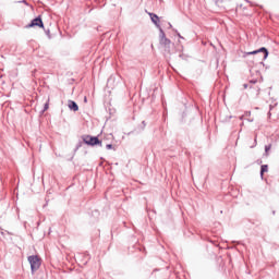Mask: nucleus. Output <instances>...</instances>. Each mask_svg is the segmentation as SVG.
I'll use <instances>...</instances> for the list:
<instances>
[{"instance_id":"6e6552de","label":"nucleus","mask_w":279,"mask_h":279,"mask_svg":"<svg viewBox=\"0 0 279 279\" xmlns=\"http://www.w3.org/2000/svg\"><path fill=\"white\" fill-rule=\"evenodd\" d=\"M68 108H70V110H72L73 112H77V110H80V106L74 100L68 101Z\"/></svg>"},{"instance_id":"aec40b11","label":"nucleus","mask_w":279,"mask_h":279,"mask_svg":"<svg viewBox=\"0 0 279 279\" xmlns=\"http://www.w3.org/2000/svg\"><path fill=\"white\" fill-rule=\"evenodd\" d=\"M22 3H25V5H27V0H23Z\"/></svg>"},{"instance_id":"4be33fe9","label":"nucleus","mask_w":279,"mask_h":279,"mask_svg":"<svg viewBox=\"0 0 279 279\" xmlns=\"http://www.w3.org/2000/svg\"><path fill=\"white\" fill-rule=\"evenodd\" d=\"M182 117H186V113H185V112H183Z\"/></svg>"},{"instance_id":"9d476101","label":"nucleus","mask_w":279,"mask_h":279,"mask_svg":"<svg viewBox=\"0 0 279 279\" xmlns=\"http://www.w3.org/2000/svg\"><path fill=\"white\" fill-rule=\"evenodd\" d=\"M84 145V140L83 141H80L77 142L75 148H74V151H77L78 149H81V147Z\"/></svg>"},{"instance_id":"4468645a","label":"nucleus","mask_w":279,"mask_h":279,"mask_svg":"<svg viewBox=\"0 0 279 279\" xmlns=\"http://www.w3.org/2000/svg\"><path fill=\"white\" fill-rule=\"evenodd\" d=\"M46 35L48 36V38H51V32L49 29H45Z\"/></svg>"},{"instance_id":"b1692460","label":"nucleus","mask_w":279,"mask_h":279,"mask_svg":"<svg viewBox=\"0 0 279 279\" xmlns=\"http://www.w3.org/2000/svg\"><path fill=\"white\" fill-rule=\"evenodd\" d=\"M246 1V3H250V0H245Z\"/></svg>"},{"instance_id":"7ed1b4c3","label":"nucleus","mask_w":279,"mask_h":279,"mask_svg":"<svg viewBox=\"0 0 279 279\" xmlns=\"http://www.w3.org/2000/svg\"><path fill=\"white\" fill-rule=\"evenodd\" d=\"M159 45H161L166 53H171V39L167 38L162 28L159 31Z\"/></svg>"},{"instance_id":"39448f33","label":"nucleus","mask_w":279,"mask_h":279,"mask_svg":"<svg viewBox=\"0 0 279 279\" xmlns=\"http://www.w3.org/2000/svg\"><path fill=\"white\" fill-rule=\"evenodd\" d=\"M32 27H39L40 29H45V23L43 22V16L38 15L31 21L29 24L26 25V29H32Z\"/></svg>"},{"instance_id":"5701e85b","label":"nucleus","mask_w":279,"mask_h":279,"mask_svg":"<svg viewBox=\"0 0 279 279\" xmlns=\"http://www.w3.org/2000/svg\"><path fill=\"white\" fill-rule=\"evenodd\" d=\"M169 27H173V25H171V23H169Z\"/></svg>"},{"instance_id":"9b49d317","label":"nucleus","mask_w":279,"mask_h":279,"mask_svg":"<svg viewBox=\"0 0 279 279\" xmlns=\"http://www.w3.org/2000/svg\"><path fill=\"white\" fill-rule=\"evenodd\" d=\"M271 150V144L265 146V155L269 156V151Z\"/></svg>"},{"instance_id":"f257e3e1","label":"nucleus","mask_w":279,"mask_h":279,"mask_svg":"<svg viewBox=\"0 0 279 279\" xmlns=\"http://www.w3.org/2000/svg\"><path fill=\"white\" fill-rule=\"evenodd\" d=\"M260 53H263L260 64L265 66V60L269 58V50L266 47H260L250 52H243L242 58H247V56H260Z\"/></svg>"},{"instance_id":"0eeeda50","label":"nucleus","mask_w":279,"mask_h":279,"mask_svg":"<svg viewBox=\"0 0 279 279\" xmlns=\"http://www.w3.org/2000/svg\"><path fill=\"white\" fill-rule=\"evenodd\" d=\"M145 128H147V122L142 121V123L140 125H137L134 131H131V132L128 133V136L134 134V132L136 134H141L142 132H145Z\"/></svg>"},{"instance_id":"393cba45","label":"nucleus","mask_w":279,"mask_h":279,"mask_svg":"<svg viewBox=\"0 0 279 279\" xmlns=\"http://www.w3.org/2000/svg\"><path fill=\"white\" fill-rule=\"evenodd\" d=\"M272 215H276V211H272Z\"/></svg>"},{"instance_id":"20e7f679","label":"nucleus","mask_w":279,"mask_h":279,"mask_svg":"<svg viewBox=\"0 0 279 279\" xmlns=\"http://www.w3.org/2000/svg\"><path fill=\"white\" fill-rule=\"evenodd\" d=\"M28 263L31 265V272L36 274V271H38L43 265V258H40L38 255H31L28 256Z\"/></svg>"},{"instance_id":"a211bd4d","label":"nucleus","mask_w":279,"mask_h":279,"mask_svg":"<svg viewBox=\"0 0 279 279\" xmlns=\"http://www.w3.org/2000/svg\"><path fill=\"white\" fill-rule=\"evenodd\" d=\"M256 82H257L256 80L255 81H250L251 84H256Z\"/></svg>"},{"instance_id":"6ab92c4d","label":"nucleus","mask_w":279,"mask_h":279,"mask_svg":"<svg viewBox=\"0 0 279 279\" xmlns=\"http://www.w3.org/2000/svg\"><path fill=\"white\" fill-rule=\"evenodd\" d=\"M247 86H248L247 83L243 84V88H247Z\"/></svg>"},{"instance_id":"ddd939ff","label":"nucleus","mask_w":279,"mask_h":279,"mask_svg":"<svg viewBox=\"0 0 279 279\" xmlns=\"http://www.w3.org/2000/svg\"><path fill=\"white\" fill-rule=\"evenodd\" d=\"M256 145H258V142H257L256 135H255L254 143H253V145L251 146V149H254V147H256Z\"/></svg>"},{"instance_id":"f03ea898","label":"nucleus","mask_w":279,"mask_h":279,"mask_svg":"<svg viewBox=\"0 0 279 279\" xmlns=\"http://www.w3.org/2000/svg\"><path fill=\"white\" fill-rule=\"evenodd\" d=\"M84 145H87L88 147H101V140H99V136H92L88 134H84L81 136Z\"/></svg>"},{"instance_id":"f3484780","label":"nucleus","mask_w":279,"mask_h":279,"mask_svg":"<svg viewBox=\"0 0 279 279\" xmlns=\"http://www.w3.org/2000/svg\"><path fill=\"white\" fill-rule=\"evenodd\" d=\"M175 33H177V36H178L179 38H181L182 40H184V37H183L180 33H178V31H175Z\"/></svg>"},{"instance_id":"423d86ee","label":"nucleus","mask_w":279,"mask_h":279,"mask_svg":"<svg viewBox=\"0 0 279 279\" xmlns=\"http://www.w3.org/2000/svg\"><path fill=\"white\" fill-rule=\"evenodd\" d=\"M150 16V21L151 23H154L155 27L159 29H162V27L160 26V17L158 16V14L156 13H149Z\"/></svg>"},{"instance_id":"1a4fd4ad","label":"nucleus","mask_w":279,"mask_h":279,"mask_svg":"<svg viewBox=\"0 0 279 279\" xmlns=\"http://www.w3.org/2000/svg\"><path fill=\"white\" fill-rule=\"evenodd\" d=\"M267 171H269V166L268 165H262L260 166V172H259L262 180H263L265 173H267Z\"/></svg>"},{"instance_id":"412c9836","label":"nucleus","mask_w":279,"mask_h":279,"mask_svg":"<svg viewBox=\"0 0 279 279\" xmlns=\"http://www.w3.org/2000/svg\"><path fill=\"white\" fill-rule=\"evenodd\" d=\"M84 101H85V104H86V101H88V99L85 97V98H84Z\"/></svg>"},{"instance_id":"2eb2a0df","label":"nucleus","mask_w":279,"mask_h":279,"mask_svg":"<svg viewBox=\"0 0 279 279\" xmlns=\"http://www.w3.org/2000/svg\"><path fill=\"white\" fill-rule=\"evenodd\" d=\"M113 147H114V146H113L112 144H107V145H106V149H113Z\"/></svg>"},{"instance_id":"dca6fc26","label":"nucleus","mask_w":279,"mask_h":279,"mask_svg":"<svg viewBox=\"0 0 279 279\" xmlns=\"http://www.w3.org/2000/svg\"><path fill=\"white\" fill-rule=\"evenodd\" d=\"M45 110H49V102H46L45 105H44V111Z\"/></svg>"},{"instance_id":"f8f14e48","label":"nucleus","mask_w":279,"mask_h":279,"mask_svg":"<svg viewBox=\"0 0 279 279\" xmlns=\"http://www.w3.org/2000/svg\"><path fill=\"white\" fill-rule=\"evenodd\" d=\"M5 233H7V234H12V232H10V231H3V229L0 228V234H1V236H5Z\"/></svg>"}]
</instances>
